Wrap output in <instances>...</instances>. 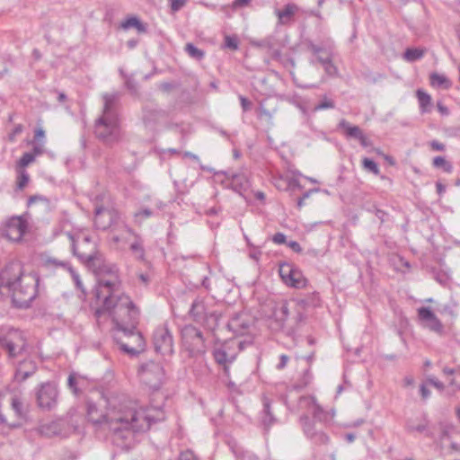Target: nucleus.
<instances>
[{
	"label": "nucleus",
	"mask_w": 460,
	"mask_h": 460,
	"mask_svg": "<svg viewBox=\"0 0 460 460\" xmlns=\"http://www.w3.org/2000/svg\"><path fill=\"white\" fill-rule=\"evenodd\" d=\"M179 460H199L191 450H186L180 454Z\"/></svg>",
	"instance_id": "nucleus-59"
},
{
	"label": "nucleus",
	"mask_w": 460,
	"mask_h": 460,
	"mask_svg": "<svg viewBox=\"0 0 460 460\" xmlns=\"http://www.w3.org/2000/svg\"><path fill=\"white\" fill-rule=\"evenodd\" d=\"M176 87H177V84L175 83H172V82H164L158 85V88L164 93H169L171 90H172Z\"/></svg>",
	"instance_id": "nucleus-60"
},
{
	"label": "nucleus",
	"mask_w": 460,
	"mask_h": 460,
	"mask_svg": "<svg viewBox=\"0 0 460 460\" xmlns=\"http://www.w3.org/2000/svg\"><path fill=\"white\" fill-rule=\"evenodd\" d=\"M22 275L23 270L20 261H13L7 263L0 271V295L7 296L13 288L20 286Z\"/></svg>",
	"instance_id": "nucleus-6"
},
{
	"label": "nucleus",
	"mask_w": 460,
	"mask_h": 460,
	"mask_svg": "<svg viewBox=\"0 0 460 460\" xmlns=\"http://www.w3.org/2000/svg\"><path fill=\"white\" fill-rule=\"evenodd\" d=\"M308 49L312 52V54L315 57L319 54L327 53L329 49H324L319 45L314 44V42L310 41L307 45Z\"/></svg>",
	"instance_id": "nucleus-54"
},
{
	"label": "nucleus",
	"mask_w": 460,
	"mask_h": 460,
	"mask_svg": "<svg viewBox=\"0 0 460 460\" xmlns=\"http://www.w3.org/2000/svg\"><path fill=\"white\" fill-rule=\"evenodd\" d=\"M426 382H427V384L437 388L440 393L445 392V385L441 381L438 380L435 376H429L427 378Z\"/></svg>",
	"instance_id": "nucleus-52"
},
{
	"label": "nucleus",
	"mask_w": 460,
	"mask_h": 460,
	"mask_svg": "<svg viewBox=\"0 0 460 460\" xmlns=\"http://www.w3.org/2000/svg\"><path fill=\"white\" fill-rule=\"evenodd\" d=\"M339 128L344 130V134L349 138L359 139L364 134L358 126H353L345 119H341L339 123Z\"/></svg>",
	"instance_id": "nucleus-30"
},
{
	"label": "nucleus",
	"mask_w": 460,
	"mask_h": 460,
	"mask_svg": "<svg viewBox=\"0 0 460 460\" xmlns=\"http://www.w3.org/2000/svg\"><path fill=\"white\" fill-rule=\"evenodd\" d=\"M8 296H11L13 305L17 308H29V297L27 290L23 289L21 285L13 288Z\"/></svg>",
	"instance_id": "nucleus-24"
},
{
	"label": "nucleus",
	"mask_w": 460,
	"mask_h": 460,
	"mask_svg": "<svg viewBox=\"0 0 460 460\" xmlns=\"http://www.w3.org/2000/svg\"><path fill=\"white\" fill-rule=\"evenodd\" d=\"M424 56V50L420 49H407L403 53V58L409 62H414Z\"/></svg>",
	"instance_id": "nucleus-40"
},
{
	"label": "nucleus",
	"mask_w": 460,
	"mask_h": 460,
	"mask_svg": "<svg viewBox=\"0 0 460 460\" xmlns=\"http://www.w3.org/2000/svg\"><path fill=\"white\" fill-rule=\"evenodd\" d=\"M108 405L103 413L94 402L87 401V419L96 427H107L112 442L122 448L130 447L135 433L146 431L152 423L164 420L161 407L138 409L136 402L125 396L110 399Z\"/></svg>",
	"instance_id": "nucleus-2"
},
{
	"label": "nucleus",
	"mask_w": 460,
	"mask_h": 460,
	"mask_svg": "<svg viewBox=\"0 0 460 460\" xmlns=\"http://www.w3.org/2000/svg\"><path fill=\"white\" fill-rule=\"evenodd\" d=\"M12 409L13 410L15 415L20 419H25V413L23 411V402L22 398L18 395H13L12 398Z\"/></svg>",
	"instance_id": "nucleus-38"
},
{
	"label": "nucleus",
	"mask_w": 460,
	"mask_h": 460,
	"mask_svg": "<svg viewBox=\"0 0 460 460\" xmlns=\"http://www.w3.org/2000/svg\"><path fill=\"white\" fill-rule=\"evenodd\" d=\"M295 270L296 267L290 263L283 262L279 264V273L280 278L286 284L292 276Z\"/></svg>",
	"instance_id": "nucleus-37"
},
{
	"label": "nucleus",
	"mask_w": 460,
	"mask_h": 460,
	"mask_svg": "<svg viewBox=\"0 0 460 460\" xmlns=\"http://www.w3.org/2000/svg\"><path fill=\"white\" fill-rule=\"evenodd\" d=\"M227 328L236 336H243L249 332L250 319L244 314H236L230 319Z\"/></svg>",
	"instance_id": "nucleus-22"
},
{
	"label": "nucleus",
	"mask_w": 460,
	"mask_h": 460,
	"mask_svg": "<svg viewBox=\"0 0 460 460\" xmlns=\"http://www.w3.org/2000/svg\"><path fill=\"white\" fill-rule=\"evenodd\" d=\"M33 278L35 279V294L31 296V303L37 297L41 295V292L44 291V288L40 286V279L38 274H33Z\"/></svg>",
	"instance_id": "nucleus-55"
},
{
	"label": "nucleus",
	"mask_w": 460,
	"mask_h": 460,
	"mask_svg": "<svg viewBox=\"0 0 460 460\" xmlns=\"http://www.w3.org/2000/svg\"><path fill=\"white\" fill-rule=\"evenodd\" d=\"M362 164L365 170L373 172L375 175L380 174L378 165L374 160L369 158H364L362 160Z\"/></svg>",
	"instance_id": "nucleus-47"
},
{
	"label": "nucleus",
	"mask_w": 460,
	"mask_h": 460,
	"mask_svg": "<svg viewBox=\"0 0 460 460\" xmlns=\"http://www.w3.org/2000/svg\"><path fill=\"white\" fill-rule=\"evenodd\" d=\"M186 53L196 60H201L205 57V52L200 49H198L192 43H187L184 48Z\"/></svg>",
	"instance_id": "nucleus-41"
},
{
	"label": "nucleus",
	"mask_w": 460,
	"mask_h": 460,
	"mask_svg": "<svg viewBox=\"0 0 460 460\" xmlns=\"http://www.w3.org/2000/svg\"><path fill=\"white\" fill-rule=\"evenodd\" d=\"M38 406L43 411H52L58 404V391L51 383L43 384L36 394Z\"/></svg>",
	"instance_id": "nucleus-14"
},
{
	"label": "nucleus",
	"mask_w": 460,
	"mask_h": 460,
	"mask_svg": "<svg viewBox=\"0 0 460 460\" xmlns=\"http://www.w3.org/2000/svg\"><path fill=\"white\" fill-rule=\"evenodd\" d=\"M0 347L4 349L10 358H15L25 350L27 347L26 335L18 329H8L0 332Z\"/></svg>",
	"instance_id": "nucleus-5"
},
{
	"label": "nucleus",
	"mask_w": 460,
	"mask_h": 460,
	"mask_svg": "<svg viewBox=\"0 0 460 460\" xmlns=\"http://www.w3.org/2000/svg\"><path fill=\"white\" fill-rule=\"evenodd\" d=\"M407 429L410 432L417 431V432L422 433V432L426 431L427 425L424 424V423H420V424H418V425H413V424L409 422L407 424Z\"/></svg>",
	"instance_id": "nucleus-57"
},
{
	"label": "nucleus",
	"mask_w": 460,
	"mask_h": 460,
	"mask_svg": "<svg viewBox=\"0 0 460 460\" xmlns=\"http://www.w3.org/2000/svg\"><path fill=\"white\" fill-rule=\"evenodd\" d=\"M153 215H154L153 210L146 208H142V209L138 210L137 212H136L134 214V218L137 223L141 224L144 219L148 218V217H152Z\"/></svg>",
	"instance_id": "nucleus-48"
},
{
	"label": "nucleus",
	"mask_w": 460,
	"mask_h": 460,
	"mask_svg": "<svg viewBox=\"0 0 460 460\" xmlns=\"http://www.w3.org/2000/svg\"><path fill=\"white\" fill-rule=\"evenodd\" d=\"M258 117L261 119H265L269 124H272L273 112L267 110L263 104H261L258 109Z\"/></svg>",
	"instance_id": "nucleus-49"
},
{
	"label": "nucleus",
	"mask_w": 460,
	"mask_h": 460,
	"mask_svg": "<svg viewBox=\"0 0 460 460\" xmlns=\"http://www.w3.org/2000/svg\"><path fill=\"white\" fill-rule=\"evenodd\" d=\"M186 2V0H170L172 11L178 12L185 5Z\"/></svg>",
	"instance_id": "nucleus-61"
},
{
	"label": "nucleus",
	"mask_w": 460,
	"mask_h": 460,
	"mask_svg": "<svg viewBox=\"0 0 460 460\" xmlns=\"http://www.w3.org/2000/svg\"><path fill=\"white\" fill-rule=\"evenodd\" d=\"M25 365V361L22 360L19 362L15 373H14V381L17 383H22L29 377V371L23 369V366Z\"/></svg>",
	"instance_id": "nucleus-44"
},
{
	"label": "nucleus",
	"mask_w": 460,
	"mask_h": 460,
	"mask_svg": "<svg viewBox=\"0 0 460 460\" xmlns=\"http://www.w3.org/2000/svg\"><path fill=\"white\" fill-rule=\"evenodd\" d=\"M275 419L270 412V403L268 400L263 402L262 422L269 427L274 422Z\"/></svg>",
	"instance_id": "nucleus-42"
},
{
	"label": "nucleus",
	"mask_w": 460,
	"mask_h": 460,
	"mask_svg": "<svg viewBox=\"0 0 460 460\" xmlns=\"http://www.w3.org/2000/svg\"><path fill=\"white\" fill-rule=\"evenodd\" d=\"M251 342V340L242 341L232 339L216 346L213 349L215 361L223 367L226 374L228 373L229 366L235 360L239 351L243 350L244 346Z\"/></svg>",
	"instance_id": "nucleus-4"
},
{
	"label": "nucleus",
	"mask_w": 460,
	"mask_h": 460,
	"mask_svg": "<svg viewBox=\"0 0 460 460\" xmlns=\"http://www.w3.org/2000/svg\"><path fill=\"white\" fill-rule=\"evenodd\" d=\"M289 305L290 303L284 300L275 306L273 312V317L277 323L278 328H283L287 319L289 315Z\"/></svg>",
	"instance_id": "nucleus-25"
},
{
	"label": "nucleus",
	"mask_w": 460,
	"mask_h": 460,
	"mask_svg": "<svg viewBox=\"0 0 460 460\" xmlns=\"http://www.w3.org/2000/svg\"><path fill=\"white\" fill-rule=\"evenodd\" d=\"M208 312L204 299L197 297L192 302L189 314L194 322L199 323Z\"/></svg>",
	"instance_id": "nucleus-23"
},
{
	"label": "nucleus",
	"mask_w": 460,
	"mask_h": 460,
	"mask_svg": "<svg viewBox=\"0 0 460 460\" xmlns=\"http://www.w3.org/2000/svg\"><path fill=\"white\" fill-rule=\"evenodd\" d=\"M430 84L433 87L448 89L451 87V82L444 75L431 73L429 75Z\"/></svg>",
	"instance_id": "nucleus-35"
},
{
	"label": "nucleus",
	"mask_w": 460,
	"mask_h": 460,
	"mask_svg": "<svg viewBox=\"0 0 460 460\" xmlns=\"http://www.w3.org/2000/svg\"><path fill=\"white\" fill-rule=\"evenodd\" d=\"M220 317L221 314L219 312L209 311L199 323L208 331L214 332L218 326Z\"/></svg>",
	"instance_id": "nucleus-31"
},
{
	"label": "nucleus",
	"mask_w": 460,
	"mask_h": 460,
	"mask_svg": "<svg viewBox=\"0 0 460 460\" xmlns=\"http://www.w3.org/2000/svg\"><path fill=\"white\" fill-rule=\"evenodd\" d=\"M67 236L71 241V250L73 254L86 267V261L80 257V253L84 252L87 253L92 252V250H94V252H100L96 247V243L93 242L91 237L88 235L84 236L81 240L75 239L71 233H67Z\"/></svg>",
	"instance_id": "nucleus-16"
},
{
	"label": "nucleus",
	"mask_w": 460,
	"mask_h": 460,
	"mask_svg": "<svg viewBox=\"0 0 460 460\" xmlns=\"http://www.w3.org/2000/svg\"><path fill=\"white\" fill-rule=\"evenodd\" d=\"M368 211L375 212V215L382 221H385V217L386 216V213L376 208L375 204L371 205L369 208H367Z\"/></svg>",
	"instance_id": "nucleus-58"
},
{
	"label": "nucleus",
	"mask_w": 460,
	"mask_h": 460,
	"mask_svg": "<svg viewBox=\"0 0 460 460\" xmlns=\"http://www.w3.org/2000/svg\"><path fill=\"white\" fill-rule=\"evenodd\" d=\"M84 377L75 372L71 373L67 378L69 389L76 395L81 393V386L84 385Z\"/></svg>",
	"instance_id": "nucleus-32"
},
{
	"label": "nucleus",
	"mask_w": 460,
	"mask_h": 460,
	"mask_svg": "<svg viewBox=\"0 0 460 460\" xmlns=\"http://www.w3.org/2000/svg\"><path fill=\"white\" fill-rule=\"evenodd\" d=\"M46 133L40 123H38L34 129L32 140H31V164L34 162L35 158L43 155L46 152Z\"/></svg>",
	"instance_id": "nucleus-19"
},
{
	"label": "nucleus",
	"mask_w": 460,
	"mask_h": 460,
	"mask_svg": "<svg viewBox=\"0 0 460 460\" xmlns=\"http://www.w3.org/2000/svg\"><path fill=\"white\" fill-rule=\"evenodd\" d=\"M416 94H417V98L419 101L420 112L421 113L429 112L430 105H431L430 95L420 89H419L417 91Z\"/></svg>",
	"instance_id": "nucleus-36"
},
{
	"label": "nucleus",
	"mask_w": 460,
	"mask_h": 460,
	"mask_svg": "<svg viewBox=\"0 0 460 460\" xmlns=\"http://www.w3.org/2000/svg\"><path fill=\"white\" fill-rule=\"evenodd\" d=\"M239 100L243 112H246L251 110L252 103L250 100H248L246 97L243 95L239 96Z\"/></svg>",
	"instance_id": "nucleus-62"
},
{
	"label": "nucleus",
	"mask_w": 460,
	"mask_h": 460,
	"mask_svg": "<svg viewBox=\"0 0 460 460\" xmlns=\"http://www.w3.org/2000/svg\"><path fill=\"white\" fill-rule=\"evenodd\" d=\"M335 107V103L332 100L328 99L326 96L323 98L319 102L317 105L314 108V111H321V110H327V109H333Z\"/></svg>",
	"instance_id": "nucleus-50"
},
{
	"label": "nucleus",
	"mask_w": 460,
	"mask_h": 460,
	"mask_svg": "<svg viewBox=\"0 0 460 460\" xmlns=\"http://www.w3.org/2000/svg\"><path fill=\"white\" fill-rule=\"evenodd\" d=\"M138 375L143 384L150 389L157 390L164 378V370L161 364L149 361L140 367Z\"/></svg>",
	"instance_id": "nucleus-9"
},
{
	"label": "nucleus",
	"mask_w": 460,
	"mask_h": 460,
	"mask_svg": "<svg viewBox=\"0 0 460 460\" xmlns=\"http://www.w3.org/2000/svg\"><path fill=\"white\" fill-rule=\"evenodd\" d=\"M31 207H33L35 209L39 208L42 212L50 211V202L44 196L31 195Z\"/></svg>",
	"instance_id": "nucleus-34"
},
{
	"label": "nucleus",
	"mask_w": 460,
	"mask_h": 460,
	"mask_svg": "<svg viewBox=\"0 0 460 460\" xmlns=\"http://www.w3.org/2000/svg\"><path fill=\"white\" fill-rule=\"evenodd\" d=\"M104 102L102 116L95 121L94 134L96 137L106 145L117 143L120 137L119 119L118 105L120 93H104Z\"/></svg>",
	"instance_id": "nucleus-3"
},
{
	"label": "nucleus",
	"mask_w": 460,
	"mask_h": 460,
	"mask_svg": "<svg viewBox=\"0 0 460 460\" xmlns=\"http://www.w3.org/2000/svg\"><path fill=\"white\" fill-rule=\"evenodd\" d=\"M29 165V151L24 152L16 165L17 181L14 189V196L25 188L29 181V176L25 168Z\"/></svg>",
	"instance_id": "nucleus-20"
},
{
	"label": "nucleus",
	"mask_w": 460,
	"mask_h": 460,
	"mask_svg": "<svg viewBox=\"0 0 460 460\" xmlns=\"http://www.w3.org/2000/svg\"><path fill=\"white\" fill-rule=\"evenodd\" d=\"M286 404L291 411H306L311 412L314 420L319 422H323L327 420V413L312 395L300 396L296 405H289L287 402Z\"/></svg>",
	"instance_id": "nucleus-11"
},
{
	"label": "nucleus",
	"mask_w": 460,
	"mask_h": 460,
	"mask_svg": "<svg viewBox=\"0 0 460 460\" xmlns=\"http://www.w3.org/2000/svg\"><path fill=\"white\" fill-rule=\"evenodd\" d=\"M418 316L420 321L429 330L438 334H441L443 332L444 326L441 321L437 317V315L429 307H420L418 309Z\"/></svg>",
	"instance_id": "nucleus-18"
},
{
	"label": "nucleus",
	"mask_w": 460,
	"mask_h": 460,
	"mask_svg": "<svg viewBox=\"0 0 460 460\" xmlns=\"http://www.w3.org/2000/svg\"><path fill=\"white\" fill-rule=\"evenodd\" d=\"M76 427L67 419H58L48 423L41 424L38 431L45 437L58 436L66 438L75 430Z\"/></svg>",
	"instance_id": "nucleus-12"
},
{
	"label": "nucleus",
	"mask_w": 460,
	"mask_h": 460,
	"mask_svg": "<svg viewBox=\"0 0 460 460\" xmlns=\"http://www.w3.org/2000/svg\"><path fill=\"white\" fill-rule=\"evenodd\" d=\"M295 305L301 307L303 309H306L309 307H317L320 305L321 299L320 296L317 292H313L308 294L303 298L294 299L291 301Z\"/></svg>",
	"instance_id": "nucleus-26"
},
{
	"label": "nucleus",
	"mask_w": 460,
	"mask_h": 460,
	"mask_svg": "<svg viewBox=\"0 0 460 460\" xmlns=\"http://www.w3.org/2000/svg\"><path fill=\"white\" fill-rule=\"evenodd\" d=\"M170 112L156 106H145L142 119L146 127L154 128L160 121L169 118Z\"/></svg>",
	"instance_id": "nucleus-17"
},
{
	"label": "nucleus",
	"mask_w": 460,
	"mask_h": 460,
	"mask_svg": "<svg viewBox=\"0 0 460 460\" xmlns=\"http://www.w3.org/2000/svg\"><path fill=\"white\" fill-rule=\"evenodd\" d=\"M80 257L86 261V268L98 278L94 296L98 300L103 299V309L109 311L116 330L127 338L135 339L138 345L132 348L117 334L114 335L115 341L123 352L132 356L138 354L143 345V337L137 331L139 310L129 296L116 294L120 285L117 266L107 261L101 252L94 250L87 253L84 252Z\"/></svg>",
	"instance_id": "nucleus-1"
},
{
	"label": "nucleus",
	"mask_w": 460,
	"mask_h": 460,
	"mask_svg": "<svg viewBox=\"0 0 460 460\" xmlns=\"http://www.w3.org/2000/svg\"><path fill=\"white\" fill-rule=\"evenodd\" d=\"M232 184L235 186V188H239L240 190H245L248 186V179L247 176L243 173L242 174H233L232 175Z\"/></svg>",
	"instance_id": "nucleus-45"
},
{
	"label": "nucleus",
	"mask_w": 460,
	"mask_h": 460,
	"mask_svg": "<svg viewBox=\"0 0 460 460\" xmlns=\"http://www.w3.org/2000/svg\"><path fill=\"white\" fill-rule=\"evenodd\" d=\"M306 283L307 279L304 277L301 270L296 268L287 285L295 288H302L306 286Z\"/></svg>",
	"instance_id": "nucleus-33"
},
{
	"label": "nucleus",
	"mask_w": 460,
	"mask_h": 460,
	"mask_svg": "<svg viewBox=\"0 0 460 460\" xmlns=\"http://www.w3.org/2000/svg\"><path fill=\"white\" fill-rule=\"evenodd\" d=\"M125 85L131 94L137 95L138 93L137 83L133 78L128 77L126 79Z\"/></svg>",
	"instance_id": "nucleus-53"
},
{
	"label": "nucleus",
	"mask_w": 460,
	"mask_h": 460,
	"mask_svg": "<svg viewBox=\"0 0 460 460\" xmlns=\"http://www.w3.org/2000/svg\"><path fill=\"white\" fill-rule=\"evenodd\" d=\"M155 350L163 356L173 353V338L166 324L155 328L153 333Z\"/></svg>",
	"instance_id": "nucleus-10"
},
{
	"label": "nucleus",
	"mask_w": 460,
	"mask_h": 460,
	"mask_svg": "<svg viewBox=\"0 0 460 460\" xmlns=\"http://www.w3.org/2000/svg\"><path fill=\"white\" fill-rule=\"evenodd\" d=\"M43 264L45 266L53 265L56 267L59 266V267L67 269L69 270V272L71 273V276H72L76 287L78 288L82 289V282L80 280L79 274L76 271H75V270L72 268V266L67 261H58L56 259H48L43 262Z\"/></svg>",
	"instance_id": "nucleus-28"
},
{
	"label": "nucleus",
	"mask_w": 460,
	"mask_h": 460,
	"mask_svg": "<svg viewBox=\"0 0 460 460\" xmlns=\"http://www.w3.org/2000/svg\"><path fill=\"white\" fill-rule=\"evenodd\" d=\"M27 212L22 216H13L2 223L0 232L3 237L12 242H21L28 229Z\"/></svg>",
	"instance_id": "nucleus-8"
},
{
	"label": "nucleus",
	"mask_w": 460,
	"mask_h": 460,
	"mask_svg": "<svg viewBox=\"0 0 460 460\" xmlns=\"http://www.w3.org/2000/svg\"><path fill=\"white\" fill-rule=\"evenodd\" d=\"M181 342L190 356L205 352V339L199 329L188 324L181 330Z\"/></svg>",
	"instance_id": "nucleus-7"
},
{
	"label": "nucleus",
	"mask_w": 460,
	"mask_h": 460,
	"mask_svg": "<svg viewBox=\"0 0 460 460\" xmlns=\"http://www.w3.org/2000/svg\"><path fill=\"white\" fill-rule=\"evenodd\" d=\"M241 460H259V459L254 454L245 451V452L242 453Z\"/></svg>",
	"instance_id": "nucleus-64"
},
{
	"label": "nucleus",
	"mask_w": 460,
	"mask_h": 460,
	"mask_svg": "<svg viewBox=\"0 0 460 460\" xmlns=\"http://www.w3.org/2000/svg\"><path fill=\"white\" fill-rule=\"evenodd\" d=\"M130 250L136 253L137 260H145V249L143 247V242L139 236L136 235V240L131 243Z\"/></svg>",
	"instance_id": "nucleus-39"
},
{
	"label": "nucleus",
	"mask_w": 460,
	"mask_h": 460,
	"mask_svg": "<svg viewBox=\"0 0 460 460\" xmlns=\"http://www.w3.org/2000/svg\"><path fill=\"white\" fill-rule=\"evenodd\" d=\"M120 28L127 31L131 28L137 30L138 33L147 32V24L144 23L137 16H128L120 23Z\"/></svg>",
	"instance_id": "nucleus-27"
},
{
	"label": "nucleus",
	"mask_w": 460,
	"mask_h": 460,
	"mask_svg": "<svg viewBox=\"0 0 460 460\" xmlns=\"http://www.w3.org/2000/svg\"><path fill=\"white\" fill-rule=\"evenodd\" d=\"M272 241L277 244H287L286 235L283 233H277L273 235Z\"/></svg>",
	"instance_id": "nucleus-63"
},
{
	"label": "nucleus",
	"mask_w": 460,
	"mask_h": 460,
	"mask_svg": "<svg viewBox=\"0 0 460 460\" xmlns=\"http://www.w3.org/2000/svg\"><path fill=\"white\" fill-rule=\"evenodd\" d=\"M253 47L265 49L274 58H279L281 55L280 43L278 39L273 36H268L260 40L252 41Z\"/></svg>",
	"instance_id": "nucleus-21"
},
{
	"label": "nucleus",
	"mask_w": 460,
	"mask_h": 460,
	"mask_svg": "<svg viewBox=\"0 0 460 460\" xmlns=\"http://www.w3.org/2000/svg\"><path fill=\"white\" fill-rule=\"evenodd\" d=\"M332 60L331 51L328 50L327 53H323L315 56L314 58L309 60V63L312 66H314L316 62L320 63L323 66Z\"/></svg>",
	"instance_id": "nucleus-46"
},
{
	"label": "nucleus",
	"mask_w": 460,
	"mask_h": 460,
	"mask_svg": "<svg viewBox=\"0 0 460 460\" xmlns=\"http://www.w3.org/2000/svg\"><path fill=\"white\" fill-rule=\"evenodd\" d=\"M323 68L325 70V73L328 75H336L338 74V68L336 67V66L332 63V59L331 61H329L327 64H325L323 66Z\"/></svg>",
	"instance_id": "nucleus-56"
},
{
	"label": "nucleus",
	"mask_w": 460,
	"mask_h": 460,
	"mask_svg": "<svg viewBox=\"0 0 460 460\" xmlns=\"http://www.w3.org/2000/svg\"><path fill=\"white\" fill-rule=\"evenodd\" d=\"M432 164L435 168L442 169L445 172H451L453 170L451 163L447 161L443 156H436L433 159Z\"/></svg>",
	"instance_id": "nucleus-43"
},
{
	"label": "nucleus",
	"mask_w": 460,
	"mask_h": 460,
	"mask_svg": "<svg viewBox=\"0 0 460 460\" xmlns=\"http://www.w3.org/2000/svg\"><path fill=\"white\" fill-rule=\"evenodd\" d=\"M238 39L236 36H226L225 37V48L231 50H236L238 49Z\"/></svg>",
	"instance_id": "nucleus-51"
},
{
	"label": "nucleus",
	"mask_w": 460,
	"mask_h": 460,
	"mask_svg": "<svg viewBox=\"0 0 460 460\" xmlns=\"http://www.w3.org/2000/svg\"><path fill=\"white\" fill-rule=\"evenodd\" d=\"M119 212L111 208L102 205H95L94 208V226L97 229L107 230L119 222Z\"/></svg>",
	"instance_id": "nucleus-13"
},
{
	"label": "nucleus",
	"mask_w": 460,
	"mask_h": 460,
	"mask_svg": "<svg viewBox=\"0 0 460 460\" xmlns=\"http://www.w3.org/2000/svg\"><path fill=\"white\" fill-rule=\"evenodd\" d=\"M298 11V6L296 4H287L283 10H276L275 13L279 18V23L286 24L293 17V15Z\"/></svg>",
	"instance_id": "nucleus-29"
},
{
	"label": "nucleus",
	"mask_w": 460,
	"mask_h": 460,
	"mask_svg": "<svg viewBox=\"0 0 460 460\" xmlns=\"http://www.w3.org/2000/svg\"><path fill=\"white\" fill-rule=\"evenodd\" d=\"M299 421L303 427L305 435L314 444L323 445L329 442V437L320 429L315 428L314 422L309 419V416L303 414Z\"/></svg>",
	"instance_id": "nucleus-15"
}]
</instances>
